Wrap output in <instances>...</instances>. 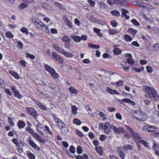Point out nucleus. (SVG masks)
Returning <instances> with one entry per match:
<instances>
[{"label":"nucleus","mask_w":159,"mask_h":159,"mask_svg":"<svg viewBox=\"0 0 159 159\" xmlns=\"http://www.w3.org/2000/svg\"><path fill=\"white\" fill-rule=\"evenodd\" d=\"M143 89L146 92L145 94V96L147 98L153 97L157 101L159 100V96L154 89L148 86H145L144 87Z\"/></svg>","instance_id":"obj_1"},{"label":"nucleus","mask_w":159,"mask_h":159,"mask_svg":"<svg viewBox=\"0 0 159 159\" xmlns=\"http://www.w3.org/2000/svg\"><path fill=\"white\" fill-rule=\"evenodd\" d=\"M111 128L115 134H123V136L125 138H126L128 140L130 138L129 134L128 133L125 131L123 127H119L117 128L116 126L112 125Z\"/></svg>","instance_id":"obj_2"},{"label":"nucleus","mask_w":159,"mask_h":159,"mask_svg":"<svg viewBox=\"0 0 159 159\" xmlns=\"http://www.w3.org/2000/svg\"><path fill=\"white\" fill-rule=\"evenodd\" d=\"M125 126L132 135V137L134 139L137 140L138 141L140 140L141 137L137 132L134 131L129 126L125 125Z\"/></svg>","instance_id":"obj_3"},{"label":"nucleus","mask_w":159,"mask_h":159,"mask_svg":"<svg viewBox=\"0 0 159 159\" xmlns=\"http://www.w3.org/2000/svg\"><path fill=\"white\" fill-rule=\"evenodd\" d=\"M46 70L49 73L52 77L55 79L58 78L59 75L55 71V70L47 64H45Z\"/></svg>","instance_id":"obj_4"},{"label":"nucleus","mask_w":159,"mask_h":159,"mask_svg":"<svg viewBox=\"0 0 159 159\" xmlns=\"http://www.w3.org/2000/svg\"><path fill=\"white\" fill-rule=\"evenodd\" d=\"M46 70L49 73L52 77L55 79L58 78L59 75L55 71V70L47 64H45Z\"/></svg>","instance_id":"obj_5"},{"label":"nucleus","mask_w":159,"mask_h":159,"mask_svg":"<svg viewBox=\"0 0 159 159\" xmlns=\"http://www.w3.org/2000/svg\"><path fill=\"white\" fill-rule=\"evenodd\" d=\"M46 70L49 73L52 77L55 79L58 78L59 75L55 71V70L47 64H45Z\"/></svg>","instance_id":"obj_6"},{"label":"nucleus","mask_w":159,"mask_h":159,"mask_svg":"<svg viewBox=\"0 0 159 159\" xmlns=\"http://www.w3.org/2000/svg\"><path fill=\"white\" fill-rule=\"evenodd\" d=\"M26 110L29 114L34 116L35 119L38 117V114L36 111L33 108L27 107L26 108Z\"/></svg>","instance_id":"obj_7"},{"label":"nucleus","mask_w":159,"mask_h":159,"mask_svg":"<svg viewBox=\"0 0 159 159\" xmlns=\"http://www.w3.org/2000/svg\"><path fill=\"white\" fill-rule=\"evenodd\" d=\"M110 125V124L109 122H107L105 123L104 126V132L107 134H109L111 131V128L112 126Z\"/></svg>","instance_id":"obj_8"},{"label":"nucleus","mask_w":159,"mask_h":159,"mask_svg":"<svg viewBox=\"0 0 159 159\" xmlns=\"http://www.w3.org/2000/svg\"><path fill=\"white\" fill-rule=\"evenodd\" d=\"M52 57L55 58L57 61L61 63H62L63 62V59L55 52H53L52 55Z\"/></svg>","instance_id":"obj_9"},{"label":"nucleus","mask_w":159,"mask_h":159,"mask_svg":"<svg viewBox=\"0 0 159 159\" xmlns=\"http://www.w3.org/2000/svg\"><path fill=\"white\" fill-rule=\"evenodd\" d=\"M117 152L122 159H124L125 158V154L120 147H119L117 148Z\"/></svg>","instance_id":"obj_10"},{"label":"nucleus","mask_w":159,"mask_h":159,"mask_svg":"<svg viewBox=\"0 0 159 159\" xmlns=\"http://www.w3.org/2000/svg\"><path fill=\"white\" fill-rule=\"evenodd\" d=\"M33 137L35 138L38 141L42 143H44L45 142V140L37 133L34 132L32 135Z\"/></svg>","instance_id":"obj_11"},{"label":"nucleus","mask_w":159,"mask_h":159,"mask_svg":"<svg viewBox=\"0 0 159 159\" xmlns=\"http://www.w3.org/2000/svg\"><path fill=\"white\" fill-rule=\"evenodd\" d=\"M29 145L35 149H36L38 151L40 150V148L39 147L37 146V145L33 140L30 139L29 140Z\"/></svg>","instance_id":"obj_12"},{"label":"nucleus","mask_w":159,"mask_h":159,"mask_svg":"<svg viewBox=\"0 0 159 159\" xmlns=\"http://www.w3.org/2000/svg\"><path fill=\"white\" fill-rule=\"evenodd\" d=\"M32 21L34 25L38 28L41 27L43 23L38 19H32Z\"/></svg>","instance_id":"obj_13"},{"label":"nucleus","mask_w":159,"mask_h":159,"mask_svg":"<svg viewBox=\"0 0 159 159\" xmlns=\"http://www.w3.org/2000/svg\"><path fill=\"white\" fill-rule=\"evenodd\" d=\"M122 14L121 16L123 17L124 16L125 18L126 19H128L129 18V16L126 15V13H129V11L125 9H121Z\"/></svg>","instance_id":"obj_14"},{"label":"nucleus","mask_w":159,"mask_h":159,"mask_svg":"<svg viewBox=\"0 0 159 159\" xmlns=\"http://www.w3.org/2000/svg\"><path fill=\"white\" fill-rule=\"evenodd\" d=\"M56 123L57 124L58 128L60 129L66 125L64 122L60 119H58L57 121H56Z\"/></svg>","instance_id":"obj_15"},{"label":"nucleus","mask_w":159,"mask_h":159,"mask_svg":"<svg viewBox=\"0 0 159 159\" xmlns=\"http://www.w3.org/2000/svg\"><path fill=\"white\" fill-rule=\"evenodd\" d=\"M9 72L11 75L13 76L15 78L18 79L20 78V75L17 73L12 70H10Z\"/></svg>","instance_id":"obj_16"},{"label":"nucleus","mask_w":159,"mask_h":159,"mask_svg":"<svg viewBox=\"0 0 159 159\" xmlns=\"http://www.w3.org/2000/svg\"><path fill=\"white\" fill-rule=\"evenodd\" d=\"M123 148L125 151H127L129 150H131L133 148V147L132 145L129 144L124 145L123 146Z\"/></svg>","instance_id":"obj_17"},{"label":"nucleus","mask_w":159,"mask_h":159,"mask_svg":"<svg viewBox=\"0 0 159 159\" xmlns=\"http://www.w3.org/2000/svg\"><path fill=\"white\" fill-rule=\"evenodd\" d=\"M116 45H113V47L114 48L113 52L115 55H118L120 54L121 51L120 49L116 48Z\"/></svg>","instance_id":"obj_18"},{"label":"nucleus","mask_w":159,"mask_h":159,"mask_svg":"<svg viewBox=\"0 0 159 159\" xmlns=\"http://www.w3.org/2000/svg\"><path fill=\"white\" fill-rule=\"evenodd\" d=\"M37 128L38 131L41 134H43V133L42 132L43 130L45 132V130L41 125L40 123H39L37 124Z\"/></svg>","instance_id":"obj_19"},{"label":"nucleus","mask_w":159,"mask_h":159,"mask_svg":"<svg viewBox=\"0 0 159 159\" xmlns=\"http://www.w3.org/2000/svg\"><path fill=\"white\" fill-rule=\"evenodd\" d=\"M25 125V123L21 120H19L17 123V126L20 129L24 128Z\"/></svg>","instance_id":"obj_20"},{"label":"nucleus","mask_w":159,"mask_h":159,"mask_svg":"<svg viewBox=\"0 0 159 159\" xmlns=\"http://www.w3.org/2000/svg\"><path fill=\"white\" fill-rule=\"evenodd\" d=\"M27 156L29 159H34L35 156L29 151H26Z\"/></svg>","instance_id":"obj_21"},{"label":"nucleus","mask_w":159,"mask_h":159,"mask_svg":"<svg viewBox=\"0 0 159 159\" xmlns=\"http://www.w3.org/2000/svg\"><path fill=\"white\" fill-rule=\"evenodd\" d=\"M69 91L72 93L76 94L78 93V90L74 88L73 86H71L69 88Z\"/></svg>","instance_id":"obj_22"},{"label":"nucleus","mask_w":159,"mask_h":159,"mask_svg":"<svg viewBox=\"0 0 159 159\" xmlns=\"http://www.w3.org/2000/svg\"><path fill=\"white\" fill-rule=\"evenodd\" d=\"M65 56L69 58H72L73 57V55L69 52L65 51L63 54Z\"/></svg>","instance_id":"obj_23"},{"label":"nucleus","mask_w":159,"mask_h":159,"mask_svg":"<svg viewBox=\"0 0 159 159\" xmlns=\"http://www.w3.org/2000/svg\"><path fill=\"white\" fill-rule=\"evenodd\" d=\"M71 38L75 41L76 42H79L81 41V39L79 36L71 35Z\"/></svg>","instance_id":"obj_24"},{"label":"nucleus","mask_w":159,"mask_h":159,"mask_svg":"<svg viewBox=\"0 0 159 159\" xmlns=\"http://www.w3.org/2000/svg\"><path fill=\"white\" fill-rule=\"evenodd\" d=\"M41 5L43 7L47 10H51L52 9V7L48 4L43 3Z\"/></svg>","instance_id":"obj_25"},{"label":"nucleus","mask_w":159,"mask_h":159,"mask_svg":"<svg viewBox=\"0 0 159 159\" xmlns=\"http://www.w3.org/2000/svg\"><path fill=\"white\" fill-rule=\"evenodd\" d=\"M88 46L90 48L93 49H98L100 47V46L98 45H95L93 44L89 43L88 44Z\"/></svg>","instance_id":"obj_26"},{"label":"nucleus","mask_w":159,"mask_h":159,"mask_svg":"<svg viewBox=\"0 0 159 159\" xmlns=\"http://www.w3.org/2000/svg\"><path fill=\"white\" fill-rule=\"evenodd\" d=\"M147 129L149 132H153L156 131V128L154 126H149L147 127Z\"/></svg>","instance_id":"obj_27"},{"label":"nucleus","mask_w":159,"mask_h":159,"mask_svg":"<svg viewBox=\"0 0 159 159\" xmlns=\"http://www.w3.org/2000/svg\"><path fill=\"white\" fill-rule=\"evenodd\" d=\"M110 13L114 16H119L120 15L119 12L116 10H114L110 12Z\"/></svg>","instance_id":"obj_28"},{"label":"nucleus","mask_w":159,"mask_h":159,"mask_svg":"<svg viewBox=\"0 0 159 159\" xmlns=\"http://www.w3.org/2000/svg\"><path fill=\"white\" fill-rule=\"evenodd\" d=\"M95 150L100 155H102L103 154V150L101 147H96L95 148Z\"/></svg>","instance_id":"obj_29"},{"label":"nucleus","mask_w":159,"mask_h":159,"mask_svg":"<svg viewBox=\"0 0 159 159\" xmlns=\"http://www.w3.org/2000/svg\"><path fill=\"white\" fill-rule=\"evenodd\" d=\"M14 96L15 97L18 98V99H21L22 98V96L19 92L18 90L14 92Z\"/></svg>","instance_id":"obj_30"},{"label":"nucleus","mask_w":159,"mask_h":159,"mask_svg":"<svg viewBox=\"0 0 159 159\" xmlns=\"http://www.w3.org/2000/svg\"><path fill=\"white\" fill-rule=\"evenodd\" d=\"M60 129L61 132L64 134H66L68 131V128L66 126V125H65L63 127H62Z\"/></svg>","instance_id":"obj_31"},{"label":"nucleus","mask_w":159,"mask_h":159,"mask_svg":"<svg viewBox=\"0 0 159 159\" xmlns=\"http://www.w3.org/2000/svg\"><path fill=\"white\" fill-rule=\"evenodd\" d=\"M78 108L75 106H72L71 107V111L74 115H76L77 113V110Z\"/></svg>","instance_id":"obj_32"},{"label":"nucleus","mask_w":159,"mask_h":159,"mask_svg":"<svg viewBox=\"0 0 159 159\" xmlns=\"http://www.w3.org/2000/svg\"><path fill=\"white\" fill-rule=\"evenodd\" d=\"M61 39L64 42H68L70 40V38L67 35H65Z\"/></svg>","instance_id":"obj_33"},{"label":"nucleus","mask_w":159,"mask_h":159,"mask_svg":"<svg viewBox=\"0 0 159 159\" xmlns=\"http://www.w3.org/2000/svg\"><path fill=\"white\" fill-rule=\"evenodd\" d=\"M93 30L94 31L97 33L99 37H101L102 36V34L100 33L101 31L100 29L94 28Z\"/></svg>","instance_id":"obj_34"},{"label":"nucleus","mask_w":159,"mask_h":159,"mask_svg":"<svg viewBox=\"0 0 159 159\" xmlns=\"http://www.w3.org/2000/svg\"><path fill=\"white\" fill-rule=\"evenodd\" d=\"M138 142L139 143H141L145 147H147L148 148H149V146H148V143L145 141L144 140L141 139H140V140L138 141Z\"/></svg>","instance_id":"obj_35"},{"label":"nucleus","mask_w":159,"mask_h":159,"mask_svg":"<svg viewBox=\"0 0 159 159\" xmlns=\"http://www.w3.org/2000/svg\"><path fill=\"white\" fill-rule=\"evenodd\" d=\"M73 122L74 124H76L78 125H80L81 123V121L77 118L74 119L73 120Z\"/></svg>","instance_id":"obj_36"},{"label":"nucleus","mask_w":159,"mask_h":159,"mask_svg":"<svg viewBox=\"0 0 159 159\" xmlns=\"http://www.w3.org/2000/svg\"><path fill=\"white\" fill-rule=\"evenodd\" d=\"M124 39L125 41L127 42H129L132 40V38L129 35L127 34L125 35Z\"/></svg>","instance_id":"obj_37"},{"label":"nucleus","mask_w":159,"mask_h":159,"mask_svg":"<svg viewBox=\"0 0 159 159\" xmlns=\"http://www.w3.org/2000/svg\"><path fill=\"white\" fill-rule=\"evenodd\" d=\"M7 37L9 39L12 38L14 37V35L10 31H7L5 33Z\"/></svg>","instance_id":"obj_38"},{"label":"nucleus","mask_w":159,"mask_h":159,"mask_svg":"<svg viewBox=\"0 0 159 159\" xmlns=\"http://www.w3.org/2000/svg\"><path fill=\"white\" fill-rule=\"evenodd\" d=\"M115 90L112 89L110 88L109 87H107V92H108L109 93L112 94H115Z\"/></svg>","instance_id":"obj_39"},{"label":"nucleus","mask_w":159,"mask_h":159,"mask_svg":"<svg viewBox=\"0 0 159 159\" xmlns=\"http://www.w3.org/2000/svg\"><path fill=\"white\" fill-rule=\"evenodd\" d=\"M20 31L22 33H25L26 34L29 33V31L28 29L24 27H22L20 29Z\"/></svg>","instance_id":"obj_40"},{"label":"nucleus","mask_w":159,"mask_h":159,"mask_svg":"<svg viewBox=\"0 0 159 159\" xmlns=\"http://www.w3.org/2000/svg\"><path fill=\"white\" fill-rule=\"evenodd\" d=\"M44 128L45 129L46 131L47 132L50 134L51 135H52L53 136V133L52 132L50 129L48 127L47 125H45L44 127Z\"/></svg>","instance_id":"obj_41"},{"label":"nucleus","mask_w":159,"mask_h":159,"mask_svg":"<svg viewBox=\"0 0 159 159\" xmlns=\"http://www.w3.org/2000/svg\"><path fill=\"white\" fill-rule=\"evenodd\" d=\"M25 130L28 131L29 133H30L32 135L34 133V130L31 129L30 127H27L25 128Z\"/></svg>","instance_id":"obj_42"},{"label":"nucleus","mask_w":159,"mask_h":159,"mask_svg":"<svg viewBox=\"0 0 159 159\" xmlns=\"http://www.w3.org/2000/svg\"><path fill=\"white\" fill-rule=\"evenodd\" d=\"M27 6V4L25 3H22L19 6V8L20 9H23L25 8Z\"/></svg>","instance_id":"obj_43"},{"label":"nucleus","mask_w":159,"mask_h":159,"mask_svg":"<svg viewBox=\"0 0 159 159\" xmlns=\"http://www.w3.org/2000/svg\"><path fill=\"white\" fill-rule=\"evenodd\" d=\"M26 57L27 58L29 57V58H30V59H33V60L35 58V56L34 55H32V54H31L29 53H26Z\"/></svg>","instance_id":"obj_44"},{"label":"nucleus","mask_w":159,"mask_h":159,"mask_svg":"<svg viewBox=\"0 0 159 159\" xmlns=\"http://www.w3.org/2000/svg\"><path fill=\"white\" fill-rule=\"evenodd\" d=\"M8 122L9 124L11 125V126H14L15 125V124L13 121L12 120V118L9 117H8Z\"/></svg>","instance_id":"obj_45"},{"label":"nucleus","mask_w":159,"mask_h":159,"mask_svg":"<svg viewBox=\"0 0 159 159\" xmlns=\"http://www.w3.org/2000/svg\"><path fill=\"white\" fill-rule=\"evenodd\" d=\"M41 27L42 28V29H44L45 31L46 32H49V30L48 29V26L47 25H45L43 23Z\"/></svg>","instance_id":"obj_46"},{"label":"nucleus","mask_w":159,"mask_h":159,"mask_svg":"<svg viewBox=\"0 0 159 159\" xmlns=\"http://www.w3.org/2000/svg\"><path fill=\"white\" fill-rule=\"evenodd\" d=\"M75 133L76 134L80 137H83L84 135L78 129H76Z\"/></svg>","instance_id":"obj_47"},{"label":"nucleus","mask_w":159,"mask_h":159,"mask_svg":"<svg viewBox=\"0 0 159 159\" xmlns=\"http://www.w3.org/2000/svg\"><path fill=\"white\" fill-rule=\"evenodd\" d=\"M108 32L110 34L114 35L116 34V31L114 29H110L108 30Z\"/></svg>","instance_id":"obj_48"},{"label":"nucleus","mask_w":159,"mask_h":159,"mask_svg":"<svg viewBox=\"0 0 159 159\" xmlns=\"http://www.w3.org/2000/svg\"><path fill=\"white\" fill-rule=\"evenodd\" d=\"M127 61L129 64L131 65H132L134 63V61L131 58H128L127 59Z\"/></svg>","instance_id":"obj_49"},{"label":"nucleus","mask_w":159,"mask_h":159,"mask_svg":"<svg viewBox=\"0 0 159 159\" xmlns=\"http://www.w3.org/2000/svg\"><path fill=\"white\" fill-rule=\"evenodd\" d=\"M132 23L135 25L139 26V23L135 19H133L131 20Z\"/></svg>","instance_id":"obj_50"},{"label":"nucleus","mask_w":159,"mask_h":159,"mask_svg":"<svg viewBox=\"0 0 159 159\" xmlns=\"http://www.w3.org/2000/svg\"><path fill=\"white\" fill-rule=\"evenodd\" d=\"M69 150L72 153H74L75 152V148L73 145L70 146L69 148Z\"/></svg>","instance_id":"obj_51"},{"label":"nucleus","mask_w":159,"mask_h":159,"mask_svg":"<svg viewBox=\"0 0 159 159\" xmlns=\"http://www.w3.org/2000/svg\"><path fill=\"white\" fill-rule=\"evenodd\" d=\"M76 151L78 154H81L82 152V149L80 146H79L77 148Z\"/></svg>","instance_id":"obj_52"},{"label":"nucleus","mask_w":159,"mask_h":159,"mask_svg":"<svg viewBox=\"0 0 159 159\" xmlns=\"http://www.w3.org/2000/svg\"><path fill=\"white\" fill-rule=\"evenodd\" d=\"M146 69L147 72H148L152 73L153 71L152 68L150 66H147Z\"/></svg>","instance_id":"obj_53"},{"label":"nucleus","mask_w":159,"mask_h":159,"mask_svg":"<svg viewBox=\"0 0 159 159\" xmlns=\"http://www.w3.org/2000/svg\"><path fill=\"white\" fill-rule=\"evenodd\" d=\"M128 31L134 35H135L137 32V31L136 30L131 28L129 29Z\"/></svg>","instance_id":"obj_54"},{"label":"nucleus","mask_w":159,"mask_h":159,"mask_svg":"<svg viewBox=\"0 0 159 159\" xmlns=\"http://www.w3.org/2000/svg\"><path fill=\"white\" fill-rule=\"evenodd\" d=\"M123 82L122 81L120 80L118 82H116L115 83V84L116 85H117V86H120L121 85H123Z\"/></svg>","instance_id":"obj_55"},{"label":"nucleus","mask_w":159,"mask_h":159,"mask_svg":"<svg viewBox=\"0 0 159 159\" xmlns=\"http://www.w3.org/2000/svg\"><path fill=\"white\" fill-rule=\"evenodd\" d=\"M111 24L113 27H116L117 26V22L115 20H113L111 21Z\"/></svg>","instance_id":"obj_56"},{"label":"nucleus","mask_w":159,"mask_h":159,"mask_svg":"<svg viewBox=\"0 0 159 159\" xmlns=\"http://www.w3.org/2000/svg\"><path fill=\"white\" fill-rule=\"evenodd\" d=\"M65 21L66 24L68 26H69L70 28H72V27L71 23H70V21L68 20V19H66L65 20Z\"/></svg>","instance_id":"obj_57"},{"label":"nucleus","mask_w":159,"mask_h":159,"mask_svg":"<svg viewBox=\"0 0 159 159\" xmlns=\"http://www.w3.org/2000/svg\"><path fill=\"white\" fill-rule=\"evenodd\" d=\"M107 3L111 5H113L115 3V0H107Z\"/></svg>","instance_id":"obj_58"},{"label":"nucleus","mask_w":159,"mask_h":159,"mask_svg":"<svg viewBox=\"0 0 159 159\" xmlns=\"http://www.w3.org/2000/svg\"><path fill=\"white\" fill-rule=\"evenodd\" d=\"M116 116L117 118L119 120H121L122 119V116L120 113H117L116 114Z\"/></svg>","instance_id":"obj_59"},{"label":"nucleus","mask_w":159,"mask_h":159,"mask_svg":"<svg viewBox=\"0 0 159 159\" xmlns=\"http://www.w3.org/2000/svg\"><path fill=\"white\" fill-rule=\"evenodd\" d=\"M135 5L139 7H143V6L141 4L140 2H136V3L135 4Z\"/></svg>","instance_id":"obj_60"},{"label":"nucleus","mask_w":159,"mask_h":159,"mask_svg":"<svg viewBox=\"0 0 159 159\" xmlns=\"http://www.w3.org/2000/svg\"><path fill=\"white\" fill-rule=\"evenodd\" d=\"M74 22L75 24L78 26H80L81 24L80 21L77 18L75 19Z\"/></svg>","instance_id":"obj_61"},{"label":"nucleus","mask_w":159,"mask_h":159,"mask_svg":"<svg viewBox=\"0 0 159 159\" xmlns=\"http://www.w3.org/2000/svg\"><path fill=\"white\" fill-rule=\"evenodd\" d=\"M88 135L89 137L91 139H92L95 137L94 135L92 132H89Z\"/></svg>","instance_id":"obj_62"},{"label":"nucleus","mask_w":159,"mask_h":159,"mask_svg":"<svg viewBox=\"0 0 159 159\" xmlns=\"http://www.w3.org/2000/svg\"><path fill=\"white\" fill-rule=\"evenodd\" d=\"M107 139L106 136L104 134H101V137L99 138V139L101 141H103L104 139Z\"/></svg>","instance_id":"obj_63"},{"label":"nucleus","mask_w":159,"mask_h":159,"mask_svg":"<svg viewBox=\"0 0 159 159\" xmlns=\"http://www.w3.org/2000/svg\"><path fill=\"white\" fill-rule=\"evenodd\" d=\"M18 44L19 45V48H23V44L20 41H18L17 42Z\"/></svg>","instance_id":"obj_64"}]
</instances>
